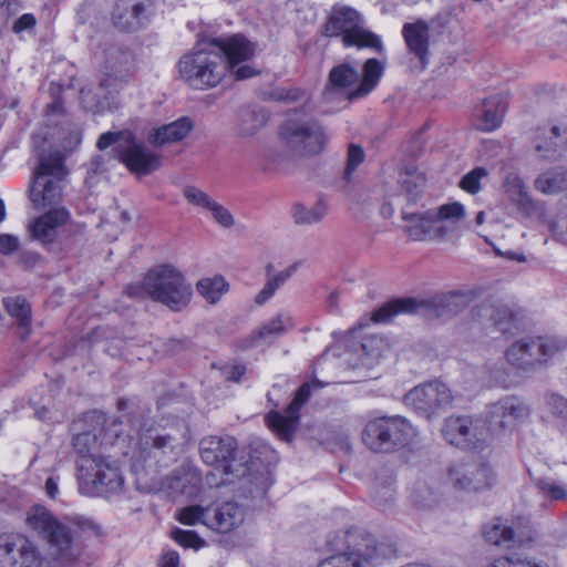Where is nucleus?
Returning a JSON list of instances; mask_svg holds the SVG:
<instances>
[{
  "instance_id": "nucleus-60",
  "label": "nucleus",
  "mask_w": 567,
  "mask_h": 567,
  "mask_svg": "<svg viewBox=\"0 0 567 567\" xmlns=\"http://www.w3.org/2000/svg\"><path fill=\"white\" fill-rule=\"evenodd\" d=\"M305 92L299 89L281 90L276 93V99L284 102H297L305 97Z\"/></svg>"
},
{
  "instance_id": "nucleus-37",
  "label": "nucleus",
  "mask_w": 567,
  "mask_h": 567,
  "mask_svg": "<svg viewBox=\"0 0 567 567\" xmlns=\"http://www.w3.org/2000/svg\"><path fill=\"white\" fill-rule=\"evenodd\" d=\"M395 496L394 475L390 470L377 474L371 487V497L377 507L384 511L393 503Z\"/></svg>"
},
{
  "instance_id": "nucleus-42",
  "label": "nucleus",
  "mask_w": 567,
  "mask_h": 567,
  "mask_svg": "<svg viewBox=\"0 0 567 567\" xmlns=\"http://www.w3.org/2000/svg\"><path fill=\"white\" fill-rule=\"evenodd\" d=\"M477 315L491 320L494 324L499 327L502 331L506 330L505 323L513 317L511 309L501 301L482 303L477 309Z\"/></svg>"
},
{
  "instance_id": "nucleus-39",
  "label": "nucleus",
  "mask_w": 567,
  "mask_h": 567,
  "mask_svg": "<svg viewBox=\"0 0 567 567\" xmlns=\"http://www.w3.org/2000/svg\"><path fill=\"white\" fill-rule=\"evenodd\" d=\"M229 290V284L221 275L200 278L196 282V291L208 303L216 305Z\"/></svg>"
},
{
  "instance_id": "nucleus-44",
  "label": "nucleus",
  "mask_w": 567,
  "mask_h": 567,
  "mask_svg": "<svg viewBox=\"0 0 567 567\" xmlns=\"http://www.w3.org/2000/svg\"><path fill=\"white\" fill-rule=\"evenodd\" d=\"M538 493L545 499H549L551 502L563 501L567 497V488L564 483L556 481L554 478L545 477L537 478L534 481Z\"/></svg>"
},
{
  "instance_id": "nucleus-21",
  "label": "nucleus",
  "mask_w": 567,
  "mask_h": 567,
  "mask_svg": "<svg viewBox=\"0 0 567 567\" xmlns=\"http://www.w3.org/2000/svg\"><path fill=\"white\" fill-rule=\"evenodd\" d=\"M82 106L92 113H103L117 106L118 83L113 79H103L93 86L87 85L81 90Z\"/></svg>"
},
{
  "instance_id": "nucleus-2",
  "label": "nucleus",
  "mask_w": 567,
  "mask_h": 567,
  "mask_svg": "<svg viewBox=\"0 0 567 567\" xmlns=\"http://www.w3.org/2000/svg\"><path fill=\"white\" fill-rule=\"evenodd\" d=\"M127 293L134 298L146 295L173 311H182L190 302L193 288L178 269L164 265L151 269L142 285L130 286Z\"/></svg>"
},
{
  "instance_id": "nucleus-51",
  "label": "nucleus",
  "mask_w": 567,
  "mask_h": 567,
  "mask_svg": "<svg viewBox=\"0 0 567 567\" xmlns=\"http://www.w3.org/2000/svg\"><path fill=\"white\" fill-rule=\"evenodd\" d=\"M95 444V436L89 432L79 433L73 437V447L79 454L76 460V467L79 468V462L84 456H100L91 452L92 446Z\"/></svg>"
},
{
  "instance_id": "nucleus-6",
  "label": "nucleus",
  "mask_w": 567,
  "mask_h": 567,
  "mask_svg": "<svg viewBox=\"0 0 567 567\" xmlns=\"http://www.w3.org/2000/svg\"><path fill=\"white\" fill-rule=\"evenodd\" d=\"M79 491L86 496H110L122 492L124 478L118 466L104 456H84L79 462Z\"/></svg>"
},
{
  "instance_id": "nucleus-49",
  "label": "nucleus",
  "mask_w": 567,
  "mask_h": 567,
  "mask_svg": "<svg viewBox=\"0 0 567 567\" xmlns=\"http://www.w3.org/2000/svg\"><path fill=\"white\" fill-rule=\"evenodd\" d=\"M545 403L551 415L559 420L560 425L567 427V400L559 394L550 393L546 395Z\"/></svg>"
},
{
  "instance_id": "nucleus-52",
  "label": "nucleus",
  "mask_w": 567,
  "mask_h": 567,
  "mask_svg": "<svg viewBox=\"0 0 567 567\" xmlns=\"http://www.w3.org/2000/svg\"><path fill=\"white\" fill-rule=\"evenodd\" d=\"M173 539L184 548H193L195 550L205 546V540L200 538L194 530H184L175 528L172 532Z\"/></svg>"
},
{
  "instance_id": "nucleus-50",
  "label": "nucleus",
  "mask_w": 567,
  "mask_h": 567,
  "mask_svg": "<svg viewBox=\"0 0 567 567\" xmlns=\"http://www.w3.org/2000/svg\"><path fill=\"white\" fill-rule=\"evenodd\" d=\"M132 132L131 131H121V132H106L103 133L96 143L99 150L103 151L107 147L115 145V152L117 157L120 156V148L123 143H126V140L130 138Z\"/></svg>"
},
{
  "instance_id": "nucleus-7",
  "label": "nucleus",
  "mask_w": 567,
  "mask_h": 567,
  "mask_svg": "<svg viewBox=\"0 0 567 567\" xmlns=\"http://www.w3.org/2000/svg\"><path fill=\"white\" fill-rule=\"evenodd\" d=\"M323 34L326 37H341L346 48H370L378 52L383 50L381 39L363 28L360 13L350 7H333L327 22Z\"/></svg>"
},
{
  "instance_id": "nucleus-25",
  "label": "nucleus",
  "mask_w": 567,
  "mask_h": 567,
  "mask_svg": "<svg viewBox=\"0 0 567 567\" xmlns=\"http://www.w3.org/2000/svg\"><path fill=\"white\" fill-rule=\"evenodd\" d=\"M144 4L136 0H117L112 11V20L122 31H136L146 20Z\"/></svg>"
},
{
  "instance_id": "nucleus-16",
  "label": "nucleus",
  "mask_w": 567,
  "mask_h": 567,
  "mask_svg": "<svg viewBox=\"0 0 567 567\" xmlns=\"http://www.w3.org/2000/svg\"><path fill=\"white\" fill-rule=\"evenodd\" d=\"M528 415L529 409L519 398L505 395L486 405L483 420L486 421L492 436L495 433L514 429Z\"/></svg>"
},
{
  "instance_id": "nucleus-53",
  "label": "nucleus",
  "mask_w": 567,
  "mask_h": 567,
  "mask_svg": "<svg viewBox=\"0 0 567 567\" xmlns=\"http://www.w3.org/2000/svg\"><path fill=\"white\" fill-rule=\"evenodd\" d=\"M487 174L484 167H476L463 176L460 181V187L470 194H476L481 189V179L486 177Z\"/></svg>"
},
{
  "instance_id": "nucleus-23",
  "label": "nucleus",
  "mask_w": 567,
  "mask_h": 567,
  "mask_svg": "<svg viewBox=\"0 0 567 567\" xmlns=\"http://www.w3.org/2000/svg\"><path fill=\"white\" fill-rule=\"evenodd\" d=\"M402 219L406 223L405 233L415 241L441 239L443 240L445 228H440L433 209L420 213L402 210Z\"/></svg>"
},
{
  "instance_id": "nucleus-15",
  "label": "nucleus",
  "mask_w": 567,
  "mask_h": 567,
  "mask_svg": "<svg viewBox=\"0 0 567 567\" xmlns=\"http://www.w3.org/2000/svg\"><path fill=\"white\" fill-rule=\"evenodd\" d=\"M39 546L22 534L0 535V567H41Z\"/></svg>"
},
{
  "instance_id": "nucleus-22",
  "label": "nucleus",
  "mask_w": 567,
  "mask_h": 567,
  "mask_svg": "<svg viewBox=\"0 0 567 567\" xmlns=\"http://www.w3.org/2000/svg\"><path fill=\"white\" fill-rule=\"evenodd\" d=\"M310 396V384H302L296 392L295 399L288 405L286 413L281 414L277 411H271L267 415V423L269 427L279 434L282 439L289 440L296 429L299 420V410L301 405L307 402Z\"/></svg>"
},
{
  "instance_id": "nucleus-10",
  "label": "nucleus",
  "mask_w": 567,
  "mask_h": 567,
  "mask_svg": "<svg viewBox=\"0 0 567 567\" xmlns=\"http://www.w3.org/2000/svg\"><path fill=\"white\" fill-rule=\"evenodd\" d=\"M280 138L298 155L318 154L327 142L324 130L316 120L288 118L280 127Z\"/></svg>"
},
{
  "instance_id": "nucleus-20",
  "label": "nucleus",
  "mask_w": 567,
  "mask_h": 567,
  "mask_svg": "<svg viewBox=\"0 0 567 567\" xmlns=\"http://www.w3.org/2000/svg\"><path fill=\"white\" fill-rule=\"evenodd\" d=\"M402 38L409 54L416 60L420 70H425L430 62L429 23L422 19L404 23L402 27Z\"/></svg>"
},
{
  "instance_id": "nucleus-1",
  "label": "nucleus",
  "mask_w": 567,
  "mask_h": 567,
  "mask_svg": "<svg viewBox=\"0 0 567 567\" xmlns=\"http://www.w3.org/2000/svg\"><path fill=\"white\" fill-rule=\"evenodd\" d=\"M27 525L30 529L43 537L50 544L54 555L63 564L75 559L73 537L76 535H97L99 527L90 519H80L74 523V529L56 519V517L41 505L32 506L27 513Z\"/></svg>"
},
{
  "instance_id": "nucleus-5",
  "label": "nucleus",
  "mask_w": 567,
  "mask_h": 567,
  "mask_svg": "<svg viewBox=\"0 0 567 567\" xmlns=\"http://www.w3.org/2000/svg\"><path fill=\"white\" fill-rule=\"evenodd\" d=\"M467 296L460 291H450L424 301L415 298L394 299L377 309L371 317L374 322H389L399 313L406 315H431L437 317L456 313L465 307Z\"/></svg>"
},
{
  "instance_id": "nucleus-41",
  "label": "nucleus",
  "mask_w": 567,
  "mask_h": 567,
  "mask_svg": "<svg viewBox=\"0 0 567 567\" xmlns=\"http://www.w3.org/2000/svg\"><path fill=\"white\" fill-rule=\"evenodd\" d=\"M535 188L543 194H557L567 190V168H553L535 179Z\"/></svg>"
},
{
  "instance_id": "nucleus-58",
  "label": "nucleus",
  "mask_w": 567,
  "mask_h": 567,
  "mask_svg": "<svg viewBox=\"0 0 567 567\" xmlns=\"http://www.w3.org/2000/svg\"><path fill=\"white\" fill-rule=\"evenodd\" d=\"M20 249V240L17 236L11 234L0 235V254L3 256H10L13 252H18Z\"/></svg>"
},
{
  "instance_id": "nucleus-14",
  "label": "nucleus",
  "mask_w": 567,
  "mask_h": 567,
  "mask_svg": "<svg viewBox=\"0 0 567 567\" xmlns=\"http://www.w3.org/2000/svg\"><path fill=\"white\" fill-rule=\"evenodd\" d=\"M213 47L220 50L229 71L235 80L241 81L257 75L259 72L247 64L255 54L254 44L241 34L213 39Z\"/></svg>"
},
{
  "instance_id": "nucleus-24",
  "label": "nucleus",
  "mask_w": 567,
  "mask_h": 567,
  "mask_svg": "<svg viewBox=\"0 0 567 567\" xmlns=\"http://www.w3.org/2000/svg\"><path fill=\"white\" fill-rule=\"evenodd\" d=\"M199 450L206 464L227 470L228 463L235 457L237 443L231 436H208L200 441Z\"/></svg>"
},
{
  "instance_id": "nucleus-19",
  "label": "nucleus",
  "mask_w": 567,
  "mask_h": 567,
  "mask_svg": "<svg viewBox=\"0 0 567 567\" xmlns=\"http://www.w3.org/2000/svg\"><path fill=\"white\" fill-rule=\"evenodd\" d=\"M118 159L137 175H148L161 166V157L137 142L133 133L121 146Z\"/></svg>"
},
{
  "instance_id": "nucleus-3",
  "label": "nucleus",
  "mask_w": 567,
  "mask_h": 567,
  "mask_svg": "<svg viewBox=\"0 0 567 567\" xmlns=\"http://www.w3.org/2000/svg\"><path fill=\"white\" fill-rule=\"evenodd\" d=\"M383 72L384 65L374 58L363 63L361 78L357 65L342 62L330 70L323 97L326 101H332L342 92L350 102L362 99L377 87Z\"/></svg>"
},
{
  "instance_id": "nucleus-47",
  "label": "nucleus",
  "mask_w": 567,
  "mask_h": 567,
  "mask_svg": "<svg viewBox=\"0 0 567 567\" xmlns=\"http://www.w3.org/2000/svg\"><path fill=\"white\" fill-rule=\"evenodd\" d=\"M183 196L189 205L200 212H206L213 207L216 200L205 190L194 185H187L183 189Z\"/></svg>"
},
{
  "instance_id": "nucleus-45",
  "label": "nucleus",
  "mask_w": 567,
  "mask_h": 567,
  "mask_svg": "<svg viewBox=\"0 0 567 567\" xmlns=\"http://www.w3.org/2000/svg\"><path fill=\"white\" fill-rule=\"evenodd\" d=\"M293 327V322L289 316L278 315L261 326L258 331L259 339H271L281 336Z\"/></svg>"
},
{
  "instance_id": "nucleus-35",
  "label": "nucleus",
  "mask_w": 567,
  "mask_h": 567,
  "mask_svg": "<svg viewBox=\"0 0 567 567\" xmlns=\"http://www.w3.org/2000/svg\"><path fill=\"white\" fill-rule=\"evenodd\" d=\"M503 186L508 199L519 212L529 215L535 210L536 206L528 194V188L517 174L509 173Z\"/></svg>"
},
{
  "instance_id": "nucleus-62",
  "label": "nucleus",
  "mask_w": 567,
  "mask_h": 567,
  "mask_svg": "<svg viewBox=\"0 0 567 567\" xmlns=\"http://www.w3.org/2000/svg\"><path fill=\"white\" fill-rule=\"evenodd\" d=\"M40 256L35 251L21 250L18 251V262L24 267H31L35 265Z\"/></svg>"
},
{
  "instance_id": "nucleus-13",
  "label": "nucleus",
  "mask_w": 567,
  "mask_h": 567,
  "mask_svg": "<svg viewBox=\"0 0 567 567\" xmlns=\"http://www.w3.org/2000/svg\"><path fill=\"white\" fill-rule=\"evenodd\" d=\"M559 349L555 340L527 338L514 342L506 350L505 358L514 368L530 372L546 363Z\"/></svg>"
},
{
  "instance_id": "nucleus-30",
  "label": "nucleus",
  "mask_w": 567,
  "mask_h": 567,
  "mask_svg": "<svg viewBox=\"0 0 567 567\" xmlns=\"http://www.w3.org/2000/svg\"><path fill=\"white\" fill-rule=\"evenodd\" d=\"M202 485L200 473L192 466H181L166 477V486L174 493L195 497Z\"/></svg>"
},
{
  "instance_id": "nucleus-43",
  "label": "nucleus",
  "mask_w": 567,
  "mask_h": 567,
  "mask_svg": "<svg viewBox=\"0 0 567 567\" xmlns=\"http://www.w3.org/2000/svg\"><path fill=\"white\" fill-rule=\"evenodd\" d=\"M327 213L326 206L322 203H317L315 206L307 207L301 204L293 206V220L298 225H312L322 220Z\"/></svg>"
},
{
  "instance_id": "nucleus-17",
  "label": "nucleus",
  "mask_w": 567,
  "mask_h": 567,
  "mask_svg": "<svg viewBox=\"0 0 567 567\" xmlns=\"http://www.w3.org/2000/svg\"><path fill=\"white\" fill-rule=\"evenodd\" d=\"M453 395L446 384L432 381L413 388L404 398L406 405L430 419L452 402Z\"/></svg>"
},
{
  "instance_id": "nucleus-38",
  "label": "nucleus",
  "mask_w": 567,
  "mask_h": 567,
  "mask_svg": "<svg viewBox=\"0 0 567 567\" xmlns=\"http://www.w3.org/2000/svg\"><path fill=\"white\" fill-rule=\"evenodd\" d=\"M399 183L406 199L414 204L421 197L425 184V175L413 165H408L400 173Z\"/></svg>"
},
{
  "instance_id": "nucleus-56",
  "label": "nucleus",
  "mask_w": 567,
  "mask_h": 567,
  "mask_svg": "<svg viewBox=\"0 0 567 567\" xmlns=\"http://www.w3.org/2000/svg\"><path fill=\"white\" fill-rule=\"evenodd\" d=\"M412 497L414 503L421 507H432L437 501L433 489L425 484L416 486L413 489Z\"/></svg>"
},
{
  "instance_id": "nucleus-54",
  "label": "nucleus",
  "mask_w": 567,
  "mask_h": 567,
  "mask_svg": "<svg viewBox=\"0 0 567 567\" xmlns=\"http://www.w3.org/2000/svg\"><path fill=\"white\" fill-rule=\"evenodd\" d=\"M364 159V151L361 146L350 144L347 154V166L344 172V178L349 182L351 174Z\"/></svg>"
},
{
  "instance_id": "nucleus-31",
  "label": "nucleus",
  "mask_w": 567,
  "mask_h": 567,
  "mask_svg": "<svg viewBox=\"0 0 567 567\" xmlns=\"http://www.w3.org/2000/svg\"><path fill=\"white\" fill-rule=\"evenodd\" d=\"M507 109L506 99L503 95H493L483 101L476 114V126L484 132L497 128Z\"/></svg>"
},
{
  "instance_id": "nucleus-55",
  "label": "nucleus",
  "mask_w": 567,
  "mask_h": 567,
  "mask_svg": "<svg viewBox=\"0 0 567 567\" xmlns=\"http://www.w3.org/2000/svg\"><path fill=\"white\" fill-rule=\"evenodd\" d=\"M208 213L214 221L220 227L230 228L235 224V219L231 213L218 202L213 205Z\"/></svg>"
},
{
  "instance_id": "nucleus-8",
  "label": "nucleus",
  "mask_w": 567,
  "mask_h": 567,
  "mask_svg": "<svg viewBox=\"0 0 567 567\" xmlns=\"http://www.w3.org/2000/svg\"><path fill=\"white\" fill-rule=\"evenodd\" d=\"M65 176L66 169L60 153L40 156L30 189V199L35 208L43 209L61 202Z\"/></svg>"
},
{
  "instance_id": "nucleus-32",
  "label": "nucleus",
  "mask_w": 567,
  "mask_h": 567,
  "mask_svg": "<svg viewBox=\"0 0 567 567\" xmlns=\"http://www.w3.org/2000/svg\"><path fill=\"white\" fill-rule=\"evenodd\" d=\"M68 218L69 213L64 208L48 212L29 227L31 237L42 243H51L55 237L56 228L64 225Z\"/></svg>"
},
{
  "instance_id": "nucleus-33",
  "label": "nucleus",
  "mask_w": 567,
  "mask_h": 567,
  "mask_svg": "<svg viewBox=\"0 0 567 567\" xmlns=\"http://www.w3.org/2000/svg\"><path fill=\"white\" fill-rule=\"evenodd\" d=\"M433 213L440 228L447 230L446 234H444L443 240L450 239L456 235L466 219V209L458 202L443 204L433 208Z\"/></svg>"
},
{
  "instance_id": "nucleus-29",
  "label": "nucleus",
  "mask_w": 567,
  "mask_h": 567,
  "mask_svg": "<svg viewBox=\"0 0 567 567\" xmlns=\"http://www.w3.org/2000/svg\"><path fill=\"white\" fill-rule=\"evenodd\" d=\"M193 127V121L187 116H183L169 124H165L155 128L148 135L147 140L148 143L154 147L177 143L184 140L190 133Z\"/></svg>"
},
{
  "instance_id": "nucleus-27",
  "label": "nucleus",
  "mask_w": 567,
  "mask_h": 567,
  "mask_svg": "<svg viewBox=\"0 0 567 567\" xmlns=\"http://www.w3.org/2000/svg\"><path fill=\"white\" fill-rule=\"evenodd\" d=\"M207 527L218 533H229L244 522L241 507L234 502H226L210 509L206 520Z\"/></svg>"
},
{
  "instance_id": "nucleus-64",
  "label": "nucleus",
  "mask_w": 567,
  "mask_h": 567,
  "mask_svg": "<svg viewBox=\"0 0 567 567\" xmlns=\"http://www.w3.org/2000/svg\"><path fill=\"white\" fill-rule=\"evenodd\" d=\"M11 13V3L9 0H0V24H4Z\"/></svg>"
},
{
  "instance_id": "nucleus-46",
  "label": "nucleus",
  "mask_w": 567,
  "mask_h": 567,
  "mask_svg": "<svg viewBox=\"0 0 567 567\" xmlns=\"http://www.w3.org/2000/svg\"><path fill=\"white\" fill-rule=\"evenodd\" d=\"M210 508L200 505H190L178 509L175 514L176 519L184 525L203 524L207 526Z\"/></svg>"
},
{
  "instance_id": "nucleus-9",
  "label": "nucleus",
  "mask_w": 567,
  "mask_h": 567,
  "mask_svg": "<svg viewBox=\"0 0 567 567\" xmlns=\"http://www.w3.org/2000/svg\"><path fill=\"white\" fill-rule=\"evenodd\" d=\"M413 435L414 429L405 419L382 416L365 424L362 441L373 452L391 453L405 446Z\"/></svg>"
},
{
  "instance_id": "nucleus-26",
  "label": "nucleus",
  "mask_w": 567,
  "mask_h": 567,
  "mask_svg": "<svg viewBox=\"0 0 567 567\" xmlns=\"http://www.w3.org/2000/svg\"><path fill=\"white\" fill-rule=\"evenodd\" d=\"M174 439L171 435H152L144 434L137 449L134 451L132 456V470L138 474L151 467V460L155 457L154 450H164L172 445Z\"/></svg>"
},
{
  "instance_id": "nucleus-59",
  "label": "nucleus",
  "mask_w": 567,
  "mask_h": 567,
  "mask_svg": "<svg viewBox=\"0 0 567 567\" xmlns=\"http://www.w3.org/2000/svg\"><path fill=\"white\" fill-rule=\"evenodd\" d=\"M37 23L35 17L32 13L22 14L12 25L14 33H21L25 30L34 28Z\"/></svg>"
},
{
  "instance_id": "nucleus-28",
  "label": "nucleus",
  "mask_w": 567,
  "mask_h": 567,
  "mask_svg": "<svg viewBox=\"0 0 567 567\" xmlns=\"http://www.w3.org/2000/svg\"><path fill=\"white\" fill-rule=\"evenodd\" d=\"M533 143L535 152L540 158L555 161L561 155L565 137L559 127L553 125L538 128Z\"/></svg>"
},
{
  "instance_id": "nucleus-40",
  "label": "nucleus",
  "mask_w": 567,
  "mask_h": 567,
  "mask_svg": "<svg viewBox=\"0 0 567 567\" xmlns=\"http://www.w3.org/2000/svg\"><path fill=\"white\" fill-rule=\"evenodd\" d=\"M271 268H272L271 265L267 266L268 279H267L266 284L264 285L262 289L255 297V302L259 306L267 302L275 295V292L281 286H284L288 279H290L293 276V274L297 270V265L296 264L290 265L285 270H281V271L270 276Z\"/></svg>"
},
{
  "instance_id": "nucleus-48",
  "label": "nucleus",
  "mask_w": 567,
  "mask_h": 567,
  "mask_svg": "<svg viewBox=\"0 0 567 567\" xmlns=\"http://www.w3.org/2000/svg\"><path fill=\"white\" fill-rule=\"evenodd\" d=\"M265 116L256 111H245L240 115L238 125L239 134L243 136L254 135L264 124Z\"/></svg>"
},
{
  "instance_id": "nucleus-57",
  "label": "nucleus",
  "mask_w": 567,
  "mask_h": 567,
  "mask_svg": "<svg viewBox=\"0 0 567 567\" xmlns=\"http://www.w3.org/2000/svg\"><path fill=\"white\" fill-rule=\"evenodd\" d=\"M361 348L363 352L371 359L378 360L382 357L384 343L382 338L377 336H371L364 338Z\"/></svg>"
},
{
  "instance_id": "nucleus-36",
  "label": "nucleus",
  "mask_w": 567,
  "mask_h": 567,
  "mask_svg": "<svg viewBox=\"0 0 567 567\" xmlns=\"http://www.w3.org/2000/svg\"><path fill=\"white\" fill-rule=\"evenodd\" d=\"M2 305L17 326L22 329L21 338L27 339L31 332V306L23 296H8L2 299Z\"/></svg>"
},
{
  "instance_id": "nucleus-61",
  "label": "nucleus",
  "mask_w": 567,
  "mask_h": 567,
  "mask_svg": "<svg viewBox=\"0 0 567 567\" xmlns=\"http://www.w3.org/2000/svg\"><path fill=\"white\" fill-rule=\"evenodd\" d=\"M245 373L246 367L244 364L237 363L224 368V375L228 381L239 382Z\"/></svg>"
},
{
  "instance_id": "nucleus-12",
  "label": "nucleus",
  "mask_w": 567,
  "mask_h": 567,
  "mask_svg": "<svg viewBox=\"0 0 567 567\" xmlns=\"http://www.w3.org/2000/svg\"><path fill=\"white\" fill-rule=\"evenodd\" d=\"M382 556L374 537L351 534L344 551L322 558L317 567H373Z\"/></svg>"
},
{
  "instance_id": "nucleus-63",
  "label": "nucleus",
  "mask_w": 567,
  "mask_h": 567,
  "mask_svg": "<svg viewBox=\"0 0 567 567\" xmlns=\"http://www.w3.org/2000/svg\"><path fill=\"white\" fill-rule=\"evenodd\" d=\"M179 555L176 551H167L163 555L161 567H178Z\"/></svg>"
},
{
  "instance_id": "nucleus-34",
  "label": "nucleus",
  "mask_w": 567,
  "mask_h": 567,
  "mask_svg": "<svg viewBox=\"0 0 567 567\" xmlns=\"http://www.w3.org/2000/svg\"><path fill=\"white\" fill-rule=\"evenodd\" d=\"M483 535L486 542L496 546H509L511 543L520 544L530 539L529 536L520 533L518 529H514L507 520L501 518H495L486 524L483 529Z\"/></svg>"
},
{
  "instance_id": "nucleus-4",
  "label": "nucleus",
  "mask_w": 567,
  "mask_h": 567,
  "mask_svg": "<svg viewBox=\"0 0 567 567\" xmlns=\"http://www.w3.org/2000/svg\"><path fill=\"white\" fill-rule=\"evenodd\" d=\"M181 76L194 89L214 87L227 73V63L220 50L209 41L194 52L184 55L178 62Z\"/></svg>"
},
{
  "instance_id": "nucleus-11",
  "label": "nucleus",
  "mask_w": 567,
  "mask_h": 567,
  "mask_svg": "<svg viewBox=\"0 0 567 567\" xmlns=\"http://www.w3.org/2000/svg\"><path fill=\"white\" fill-rule=\"evenodd\" d=\"M442 434L446 442L465 450L482 449L492 437L481 415L450 416L443 424Z\"/></svg>"
},
{
  "instance_id": "nucleus-18",
  "label": "nucleus",
  "mask_w": 567,
  "mask_h": 567,
  "mask_svg": "<svg viewBox=\"0 0 567 567\" xmlns=\"http://www.w3.org/2000/svg\"><path fill=\"white\" fill-rule=\"evenodd\" d=\"M494 473L485 463L460 461L447 473L450 485L457 491L477 492L492 485Z\"/></svg>"
}]
</instances>
